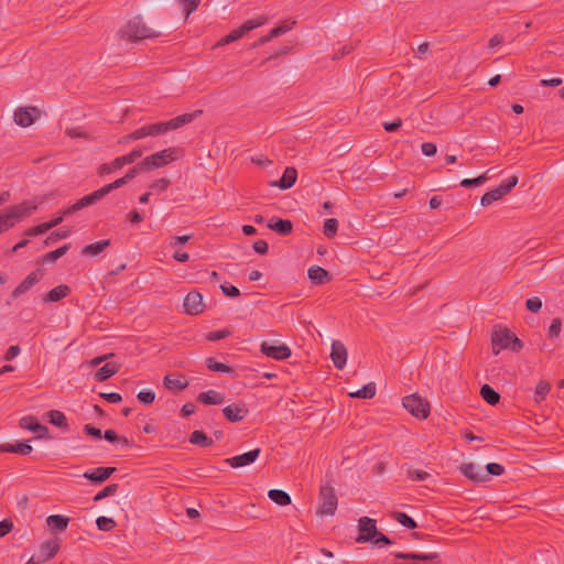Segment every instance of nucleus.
I'll return each mask as SVG.
<instances>
[{"instance_id": "nucleus-1", "label": "nucleus", "mask_w": 564, "mask_h": 564, "mask_svg": "<svg viewBox=\"0 0 564 564\" xmlns=\"http://www.w3.org/2000/svg\"><path fill=\"white\" fill-rule=\"evenodd\" d=\"M160 35V32L152 30L144 23L141 15L133 17L119 31L120 39L132 42L155 39Z\"/></svg>"}, {"instance_id": "nucleus-2", "label": "nucleus", "mask_w": 564, "mask_h": 564, "mask_svg": "<svg viewBox=\"0 0 564 564\" xmlns=\"http://www.w3.org/2000/svg\"><path fill=\"white\" fill-rule=\"evenodd\" d=\"M491 345L494 355H498L502 349H511L514 352L523 348V343L508 328L495 327L491 333Z\"/></svg>"}, {"instance_id": "nucleus-3", "label": "nucleus", "mask_w": 564, "mask_h": 564, "mask_svg": "<svg viewBox=\"0 0 564 564\" xmlns=\"http://www.w3.org/2000/svg\"><path fill=\"white\" fill-rule=\"evenodd\" d=\"M199 113H202V110H196L191 113L180 115L166 122H155V123L147 124L149 137H155V135L164 134L171 130H176V129L183 127L184 124L192 122Z\"/></svg>"}, {"instance_id": "nucleus-4", "label": "nucleus", "mask_w": 564, "mask_h": 564, "mask_svg": "<svg viewBox=\"0 0 564 564\" xmlns=\"http://www.w3.org/2000/svg\"><path fill=\"white\" fill-rule=\"evenodd\" d=\"M183 153L182 149L167 148L156 153L144 158V162L149 171L166 166L167 164L176 161Z\"/></svg>"}, {"instance_id": "nucleus-5", "label": "nucleus", "mask_w": 564, "mask_h": 564, "mask_svg": "<svg viewBox=\"0 0 564 564\" xmlns=\"http://www.w3.org/2000/svg\"><path fill=\"white\" fill-rule=\"evenodd\" d=\"M143 154L142 149H133L130 153L116 158L110 163H105L99 165L97 169V174L99 176H105L107 174H110L117 170L122 169L124 165L132 164L135 162L139 158H141Z\"/></svg>"}, {"instance_id": "nucleus-6", "label": "nucleus", "mask_w": 564, "mask_h": 564, "mask_svg": "<svg viewBox=\"0 0 564 564\" xmlns=\"http://www.w3.org/2000/svg\"><path fill=\"white\" fill-rule=\"evenodd\" d=\"M402 405L413 416L424 420L430 414V403L419 394H410L402 399Z\"/></svg>"}, {"instance_id": "nucleus-7", "label": "nucleus", "mask_w": 564, "mask_h": 564, "mask_svg": "<svg viewBox=\"0 0 564 564\" xmlns=\"http://www.w3.org/2000/svg\"><path fill=\"white\" fill-rule=\"evenodd\" d=\"M337 496L332 485L325 484L319 489L318 513L323 516H333L337 509Z\"/></svg>"}, {"instance_id": "nucleus-8", "label": "nucleus", "mask_w": 564, "mask_h": 564, "mask_svg": "<svg viewBox=\"0 0 564 564\" xmlns=\"http://www.w3.org/2000/svg\"><path fill=\"white\" fill-rule=\"evenodd\" d=\"M264 20L265 19L261 18V19L246 21L238 29L232 30L229 34H227L226 36L221 37L216 43L215 46L216 47L217 46H224V45L230 44V43H232L235 41H238L239 39H241L248 32L252 31L253 29H256L258 26H261L264 23Z\"/></svg>"}, {"instance_id": "nucleus-9", "label": "nucleus", "mask_w": 564, "mask_h": 564, "mask_svg": "<svg viewBox=\"0 0 564 564\" xmlns=\"http://www.w3.org/2000/svg\"><path fill=\"white\" fill-rule=\"evenodd\" d=\"M518 184V177L511 176L507 181L502 182L498 187L485 193L480 199V204L484 207L491 205L494 202L499 200L506 194H508Z\"/></svg>"}, {"instance_id": "nucleus-10", "label": "nucleus", "mask_w": 564, "mask_h": 564, "mask_svg": "<svg viewBox=\"0 0 564 564\" xmlns=\"http://www.w3.org/2000/svg\"><path fill=\"white\" fill-rule=\"evenodd\" d=\"M37 205L32 200H24L21 204L11 206L4 209L6 214L10 218L13 225L21 221L25 217L30 216L33 212H35Z\"/></svg>"}, {"instance_id": "nucleus-11", "label": "nucleus", "mask_w": 564, "mask_h": 564, "mask_svg": "<svg viewBox=\"0 0 564 564\" xmlns=\"http://www.w3.org/2000/svg\"><path fill=\"white\" fill-rule=\"evenodd\" d=\"M106 195H105L102 188H99L88 195H85L84 197H82L80 199L75 202L73 205H70L69 207L64 209L63 215H70V214H74V213L85 208V207L91 206V205L98 203L99 200H101Z\"/></svg>"}, {"instance_id": "nucleus-12", "label": "nucleus", "mask_w": 564, "mask_h": 564, "mask_svg": "<svg viewBox=\"0 0 564 564\" xmlns=\"http://www.w3.org/2000/svg\"><path fill=\"white\" fill-rule=\"evenodd\" d=\"M40 116V110L36 107H19L14 110V122L23 128L32 126Z\"/></svg>"}, {"instance_id": "nucleus-13", "label": "nucleus", "mask_w": 564, "mask_h": 564, "mask_svg": "<svg viewBox=\"0 0 564 564\" xmlns=\"http://www.w3.org/2000/svg\"><path fill=\"white\" fill-rule=\"evenodd\" d=\"M359 532L360 534L356 539L357 543H365L369 541H373V539L379 534L377 530L376 520L370 519L368 517H362L359 519Z\"/></svg>"}, {"instance_id": "nucleus-14", "label": "nucleus", "mask_w": 564, "mask_h": 564, "mask_svg": "<svg viewBox=\"0 0 564 564\" xmlns=\"http://www.w3.org/2000/svg\"><path fill=\"white\" fill-rule=\"evenodd\" d=\"M184 312L188 315H198L204 312L205 304L199 292L192 291L184 299Z\"/></svg>"}, {"instance_id": "nucleus-15", "label": "nucleus", "mask_w": 564, "mask_h": 564, "mask_svg": "<svg viewBox=\"0 0 564 564\" xmlns=\"http://www.w3.org/2000/svg\"><path fill=\"white\" fill-rule=\"evenodd\" d=\"M260 351L269 358L275 360H285L291 356V349L286 345L274 346L268 341L260 345Z\"/></svg>"}, {"instance_id": "nucleus-16", "label": "nucleus", "mask_w": 564, "mask_h": 564, "mask_svg": "<svg viewBox=\"0 0 564 564\" xmlns=\"http://www.w3.org/2000/svg\"><path fill=\"white\" fill-rule=\"evenodd\" d=\"M249 413L247 405L242 402L231 403L223 409L224 416L231 423L242 421Z\"/></svg>"}, {"instance_id": "nucleus-17", "label": "nucleus", "mask_w": 564, "mask_h": 564, "mask_svg": "<svg viewBox=\"0 0 564 564\" xmlns=\"http://www.w3.org/2000/svg\"><path fill=\"white\" fill-rule=\"evenodd\" d=\"M61 549V540L58 538L50 539L43 542L39 551V564L53 558Z\"/></svg>"}, {"instance_id": "nucleus-18", "label": "nucleus", "mask_w": 564, "mask_h": 564, "mask_svg": "<svg viewBox=\"0 0 564 564\" xmlns=\"http://www.w3.org/2000/svg\"><path fill=\"white\" fill-rule=\"evenodd\" d=\"M261 453L260 448L252 449L250 452L237 455L230 458H226L224 462L232 468H240L248 466L256 462Z\"/></svg>"}, {"instance_id": "nucleus-19", "label": "nucleus", "mask_w": 564, "mask_h": 564, "mask_svg": "<svg viewBox=\"0 0 564 564\" xmlns=\"http://www.w3.org/2000/svg\"><path fill=\"white\" fill-rule=\"evenodd\" d=\"M462 474L474 482H485L489 476L485 474L479 466L474 463H466L459 467Z\"/></svg>"}, {"instance_id": "nucleus-20", "label": "nucleus", "mask_w": 564, "mask_h": 564, "mask_svg": "<svg viewBox=\"0 0 564 564\" xmlns=\"http://www.w3.org/2000/svg\"><path fill=\"white\" fill-rule=\"evenodd\" d=\"M330 358L337 369H343L347 361V349L343 343L335 340L332 345Z\"/></svg>"}, {"instance_id": "nucleus-21", "label": "nucleus", "mask_w": 564, "mask_h": 564, "mask_svg": "<svg viewBox=\"0 0 564 564\" xmlns=\"http://www.w3.org/2000/svg\"><path fill=\"white\" fill-rule=\"evenodd\" d=\"M116 471L115 467H97L84 473V477L95 484H101Z\"/></svg>"}, {"instance_id": "nucleus-22", "label": "nucleus", "mask_w": 564, "mask_h": 564, "mask_svg": "<svg viewBox=\"0 0 564 564\" xmlns=\"http://www.w3.org/2000/svg\"><path fill=\"white\" fill-rule=\"evenodd\" d=\"M297 180V171L294 167H286L279 181L273 182L272 186H278L281 189L291 188Z\"/></svg>"}, {"instance_id": "nucleus-23", "label": "nucleus", "mask_w": 564, "mask_h": 564, "mask_svg": "<svg viewBox=\"0 0 564 564\" xmlns=\"http://www.w3.org/2000/svg\"><path fill=\"white\" fill-rule=\"evenodd\" d=\"M268 227L279 235L288 236L293 230V224L289 219L271 218L268 223Z\"/></svg>"}, {"instance_id": "nucleus-24", "label": "nucleus", "mask_w": 564, "mask_h": 564, "mask_svg": "<svg viewBox=\"0 0 564 564\" xmlns=\"http://www.w3.org/2000/svg\"><path fill=\"white\" fill-rule=\"evenodd\" d=\"M40 281V275L36 272H31L13 291L12 296L14 299L21 296L26 293L32 286H34Z\"/></svg>"}, {"instance_id": "nucleus-25", "label": "nucleus", "mask_w": 564, "mask_h": 564, "mask_svg": "<svg viewBox=\"0 0 564 564\" xmlns=\"http://www.w3.org/2000/svg\"><path fill=\"white\" fill-rule=\"evenodd\" d=\"M69 294L70 288L66 284H61L48 291L46 294H44L42 300L44 303L58 302L62 299L68 296Z\"/></svg>"}, {"instance_id": "nucleus-26", "label": "nucleus", "mask_w": 564, "mask_h": 564, "mask_svg": "<svg viewBox=\"0 0 564 564\" xmlns=\"http://www.w3.org/2000/svg\"><path fill=\"white\" fill-rule=\"evenodd\" d=\"M310 280L317 285L324 284L330 280V275L327 270L322 267L313 265L307 271Z\"/></svg>"}, {"instance_id": "nucleus-27", "label": "nucleus", "mask_w": 564, "mask_h": 564, "mask_svg": "<svg viewBox=\"0 0 564 564\" xmlns=\"http://www.w3.org/2000/svg\"><path fill=\"white\" fill-rule=\"evenodd\" d=\"M197 401L203 404H223L225 401V397L223 393L215 391V390H208L200 392L197 397Z\"/></svg>"}, {"instance_id": "nucleus-28", "label": "nucleus", "mask_w": 564, "mask_h": 564, "mask_svg": "<svg viewBox=\"0 0 564 564\" xmlns=\"http://www.w3.org/2000/svg\"><path fill=\"white\" fill-rule=\"evenodd\" d=\"M47 527L51 531H65L69 523V518L62 514H52L46 519Z\"/></svg>"}, {"instance_id": "nucleus-29", "label": "nucleus", "mask_w": 564, "mask_h": 564, "mask_svg": "<svg viewBox=\"0 0 564 564\" xmlns=\"http://www.w3.org/2000/svg\"><path fill=\"white\" fill-rule=\"evenodd\" d=\"M32 452V446L28 443L17 444H0V453H15L20 455H29Z\"/></svg>"}, {"instance_id": "nucleus-30", "label": "nucleus", "mask_w": 564, "mask_h": 564, "mask_svg": "<svg viewBox=\"0 0 564 564\" xmlns=\"http://www.w3.org/2000/svg\"><path fill=\"white\" fill-rule=\"evenodd\" d=\"M47 417L51 424L62 429L63 431L69 430L67 419L63 412L58 410H51L47 412Z\"/></svg>"}, {"instance_id": "nucleus-31", "label": "nucleus", "mask_w": 564, "mask_h": 564, "mask_svg": "<svg viewBox=\"0 0 564 564\" xmlns=\"http://www.w3.org/2000/svg\"><path fill=\"white\" fill-rule=\"evenodd\" d=\"M20 426L34 433H39L40 435L47 433V427L37 423L31 415L22 417L20 421Z\"/></svg>"}, {"instance_id": "nucleus-32", "label": "nucleus", "mask_w": 564, "mask_h": 564, "mask_svg": "<svg viewBox=\"0 0 564 564\" xmlns=\"http://www.w3.org/2000/svg\"><path fill=\"white\" fill-rule=\"evenodd\" d=\"M110 246V240H99L94 243L87 245L83 248L82 254L83 256H97L101 253L107 247Z\"/></svg>"}, {"instance_id": "nucleus-33", "label": "nucleus", "mask_w": 564, "mask_h": 564, "mask_svg": "<svg viewBox=\"0 0 564 564\" xmlns=\"http://www.w3.org/2000/svg\"><path fill=\"white\" fill-rule=\"evenodd\" d=\"M119 371V366L113 362H107L96 373L95 379L97 381H105L116 375Z\"/></svg>"}, {"instance_id": "nucleus-34", "label": "nucleus", "mask_w": 564, "mask_h": 564, "mask_svg": "<svg viewBox=\"0 0 564 564\" xmlns=\"http://www.w3.org/2000/svg\"><path fill=\"white\" fill-rule=\"evenodd\" d=\"M163 384L169 390L182 391L188 386V381L181 376L180 378H171L170 376H165L163 379Z\"/></svg>"}, {"instance_id": "nucleus-35", "label": "nucleus", "mask_w": 564, "mask_h": 564, "mask_svg": "<svg viewBox=\"0 0 564 564\" xmlns=\"http://www.w3.org/2000/svg\"><path fill=\"white\" fill-rule=\"evenodd\" d=\"M268 497L279 506H288L291 503L290 495L281 489L269 490Z\"/></svg>"}, {"instance_id": "nucleus-36", "label": "nucleus", "mask_w": 564, "mask_h": 564, "mask_svg": "<svg viewBox=\"0 0 564 564\" xmlns=\"http://www.w3.org/2000/svg\"><path fill=\"white\" fill-rule=\"evenodd\" d=\"M189 442L200 447H209L213 445V440L208 437L203 431H194L189 436Z\"/></svg>"}, {"instance_id": "nucleus-37", "label": "nucleus", "mask_w": 564, "mask_h": 564, "mask_svg": "<svg viewBox=\"0 0 564 564\" xmlns=\"http://www.w3.org/2000/svg\"><path fill=\"white\" fill-rule=\"evenodd\" d=\"M481 398L490 405H495L499 402L500 395L489 384H484L480 388Z\"/></svg>"}, {"instance_id": "nucleus-38", "label": "nucleus", "mask_w": 564, "mask_h": 564, "mask_svg": "<svg viewBox=\"0 0 564 564\" xmlns=\"http://www.w3.org/2000/svg\"><path fill=\"white\" fill-rule=\"evenodd\" d=\"M69 249V243H66L59 248H57L56 250H53V251H50L47 253H45L42 258V262L43 263H46V262H55L57 259H59L61 257H63L64 254H66V252L68 251Z\"/></svg>"}, {"instance_id": "nucleus-39", "label": "nucleus", "mask_w": 564, "mask_h": 564, "mask_svg": "<svg viewBox=\"0 0 564 564\" xmlns=\"http://www.w3.org/2000/svg\"><path fill=\"white\" fill-rule=\"evenodd\" d=\"M550 390H551L550 383L547 381L541 380L536 384V387H535V391H534V400H535V402L540 403L543 400H545V398L549 394Z\"/></svg>"}, {"instance_id": "nucleus-40", "label": "nucleus", "mask_w": 564, "mask_h": 564, "mask_svg": "<svg viewBox=\"0 0 564 564\" xmlns=\"http://www.w3.org/2000/svg\"><path fill=\"white\" fill-rule=\"evenodd\" d=\"M376 394V386L373 383H368L364 386L358 391L350 393V397L358 399H371Z\"/></svg>"}, {"instance_id": "nucleus-41", "label": "nucleus", "mask_w": 564, "mask_h": 564, "mask_svg": "<svg viewBox=\"0 0 564 564\" xmlns=\"http://www.w3.org/2000/svg\"><path fill=\"white\" fill-rule=\"evenodd\" d=\"M206 366L209 370L215 371V372H231L232 371V369L229 366L217 361L213 357H209L206 359Z\"/></svg>"}, {"instance_id": "nucleus-42", "label": "nucleus", "mask_w": 564, "mask_h": 564, "mask_svg": "<svg viewBox=\"0 0 564 564\" xmlns=\"http://www.w3.org/2000/svg\"><path fill=\"white\" fill-rule=\"evenodd\" d=\"M337 230H338V220L337 219L328 218L325 220L324 226H323V234L327 238L334 237L336 235Z\"/></svg>"}, {"instance_id": "nucleus-43", "label": "nucleus", "mask_w": 564, "mask_h": 564, "mask_svg": "<svg viewBox=\"0 0 564 564\" xmlns=\"http://www.w3.org/2000/svg\"><path fill=\"white\" fill-rule=\"evenodd\" d=\"M393 518L400 524H402L403 527H405L408 529H415L417 527L416 522L404 512H394Z\"/></svg>"}, {"instance_id": "nucleus-44", "label": "nucleus", "mask_w": 564, "mask_h": 564, "mask_svg": "<svg viewBox=\"0 0 564 564\" xmlns=\"http://www.w3.org/2000/svg\"><path fill=\"white\" fill-rule=\"evenodd\" d=\"M105 440L110 443L119 442L124 446H131L132 443L124 436H119L113 430H107L104 434Z\"/></svg>"}, {"instance_id": "nucleus-45", "label": "nucleus", "mask_w": 564, "mask_h": 564, "mask_svg": "<svg viewBox=\"0 0 564 564\" xmlns=\"http://www.w3.org/2000/svg\"><path fill=\"white\" fill-rule=\"evenodd\" d=\"M98 530L109 532L116 527V521L112 518L99 517L96 520Z\"/></svg>"}, {"instance_id": "nucleus-46", "label": "nucleus", "mask_w": 564, "mask_h": 564, "mask_svg": "<svg viewBox=\"0 0 564 564\" xmlns=\"http://www.w3.org/2000/svg\"><path fill=\"white\" fill-rule=\"evenodd\" d=\"M187 19L200 4V0H178Z\"/></svg>"}, {"instance_id": "nucleus-47", "label": "nucleus", "mask_w": 564, "mask_h": 564, "mask_svg": "<svg viewBox=\"0 0 564 564\" xmlns=\"http://www.w3.org/2000/svg\"><path fill=\"white\" fill-rule=\"evenodd\" d=\"M119 486L117 484H110L106 486L102 490H100L95 497V501H100L106 497L113 496L118 491Z\"/></svg>"}, {"instance_id": "nucleus-48", "label": "nucleus", "mask_w": 564, "mask_h": 564, "mask_svg": "<svg viewBox=\"0 0 564 564\" xmlns=\"http://www.w3.org/2000/svg\"><path fill=\"white\" fill-rule=\"evenodd\" d=\"M149 171L145 162H144V159L139 162L135 166H133L132 169H130L127 173H126V180L131 181L133 180L140 172H147Z\"/></svg>"}, {"instance_id": "nucleus-49", "label": "nucleus", "mask_w": 564, "mask_h": 564, "mask_svg": "<svg viewBox=\"0 0 564 564\" xmlns=\"http://www.w3.org/2000/svg\"><path fill=\"white\" fill-rule=\"evenodd\" d=\"M487 180H488L487 173H484L480 176L475 177V178H465L459 183V185L463 187L479 186L482 183H485Z\"/></svg>"}, {"instance_id": "nucleus-50", "label": "nucleus", "mask_w": 564, "mask_h": 564, "mask_svg": "<svg viewBox=\"0 0 564 564\" xmlns=\"http://www.w3.org/2000/svg\"><path fill=\"white\" fill-rule=\"evenodd\" d=\"M127 183H128V180H126V176H122V177L116 180L115 182L102 186L101 188H102L105 195L107 196L110 192L122 187Z\"/></svg>"}, {"instance_id": "nucleus-51", "label": "nucleus", "mask_w": 564, "mask_h": 564, "mask_svg": "<svg viewBox=\"0 0 564 564\" xmlns=\"http://www.w3.org/2000/svg\"><path fill=\"white\" fill-rule=\"evenodd\" d=\"M69 235L68 229H59L50 234V236L45 239L44 243L48 246L50 243L56 241L57 239L66 238Z\"/></svg>"}, {"instance_id": "nucleus-52", "label": "nucleus", "mask_w": 564, "mask_h": 564, "mask_svg": "<svg viewBox=\"0 0 564 564\" xmlns=\"http://www.w3.org/2000/svg\"><path fill=\"white\" fill-rule=\"evenodd\" d=\"M170 185H171L170 180L162 177V178H158L154 182H152L150 184V188L153 191L164 192L169 188Z\"/></svg>"}, {"instance_id": "nucleus-53", "label": "nucleus", "mask_w": 564, "mask_h": 564, "mask_svg": "<svg viewBox=\"0 0 564 564\" xmlns=\"http://www.w3.org/2000/svg\"><path fill=\"white\" fill-rule=\"evenodd\" d=\"M562 329V322L561 318L556 317L553 318L551 322V325L549 327V337H558Z\"/></svg>"}, {"instance_id": "nucleus-54", "label": "nucleus", "mask_w": 564, "mask_h": 564, "mask_svg": "<svg viewBox=\"0 0 564 564\" xmlns=\"http://www.w3.org/2000/svg\"><path fill=\"white\" fill-rule=\"evenodd\" d=\"M408 477L412 480L424 481L430 477V474L420 469H409Z\"/></svg>"}, {"instance_id": "nucleus-55", "label": "nucleus", "mask_w": 564, "mask_h": 564, "mask_svg": "<svg viewBox=\"0 0 564 564\" xmlns=\"http://www.w3.org/2000/svg\"><path fill=\"white\" fill-rule=\"evenodd\" d=\"M487 475L500 476L505 473V467L498 463H489L486 465Z\"/></svg>"}, {"instance_id": "nucleus-56", "label": "nucleus", "mask_w": 564, "mask_h": 564, "mask_svg": "<svg viewBox=\"0 0 564 564\" xmlns=\"http://www.w3.org/2000/svg\"><path fill=\"white\" fill-rule=\"evenodd\" d=\"M525 306L530 312L536 313L542 307V301L538 296H533L527 300Z\"/></svg>"}, {"instance_id": "nucleus-57", "label": "nucleus", "mask_w": 564, "mask_h": 564, "mask_svg": "<svg viewBox=\"0 0 564 564\" xmlns=\"http://www.w3.org/2000/svg\"><path fill=\"white\" fill-rule=\"evenodd\" d=\"M230 334H231L230 330L227 329V328L220 329V330H216V332H210L207 335V339L210 340V341H216V340H220V339L227 338Z\"/></svg>"}, {"instance_id": "nucleus-58", "label": "nucleus", "mask_w": 564, "mask_h": 564, "mask_svg": "<svg viewBox=\"0 0 564 564\" xmlns=\"http://www.w3.org/2000/svg\"><path fill=\"white\" fill-rule=\"evenodd\" d=\"M47 231H48L47 225H46V223H43V224H40L37 226L29 228L26 230L25 235L30 236V237H33V236L43 235V234H45Z\"/></svg>"}, {"instance_id": "nucleus-59", "label": "nucleus", "mask_w": 564, "mask_h": 564, "mask_svg": "<svg viewBox=\"0 0 564 564\" xmlns=\"http://www.w3.org/2000/svg\"><path fill=\"white\" fill-rule=\"evenodd\" d=\"M138 400L142 403L150 404L155 399V393L151 390L140 391L137 395Z\"/></svg>"}, {"instance_id": "nucleus-60", "label": "nucleus", "mask_w": 564, "mask_h": 564, "mask_svg": "<svg viewBox=\"0 0 564 564\" xmlns=\"http://www.w3.org/2000/svg\"><path fill=\"white\" fill-rule=\"evenodd\" d=\"M220 289H221V292L226 296L237 297V296L240 295L239 289L236 288L235 285H230V284L224 283V284L220 285Z\"/></svg>"}, {"instance_id": "nucleus-61", "label": "nucleus", "mask_w": 564, "mask_h": 564, "mask_svg": "<svg viewBox=\"0 0 564 564\" xmlns=\"http://www.w3.org/2000/svg\"><path fill=\"white\" fill-rule=\"evenodd\" d=\"M14 225L12 224L6 212L3 210L2 213H0V234L8 231Z\"/></svg>"}, {"instance_id": "nucleus-62", "label": "nucleus", "mask_w": 564, "mask_h": 564, "mask_svg": "<svg viewBox=\"0 0 564 564\" xmlns=\"http://www.w3.org/2000/svg\"><path fill=\"white\" fill-rule=\"evenodd\" d=\"M65 134L68 135L69 138H84V139H88V134L83 131L80 128H67L65 130Z\"/></svg>"}, {"instance_id": "nucleus-63", "label": "nucleus", "mask_w": 564, "mask_h": 564, "mask_svg": "<svg viewBox=\"0 0 564 564\" xmlns=\"http://www.w3.org/2000/svg\"><path fill=\"white\" fill-rule=\"evenodd\" d=\"M13 529V522L10 519L0 521V539L10 533Z\"/></svg>"}, {"instance_id": "nucleus-64", "label": "nucleus", "mask_w": 564, "mask_h": 564, "mask_svg": "<svg viewBox=\"0 0 564 564\" xmlns=\"http://www.w3.org/2000/svg\"><path fill=\"white\" fill-rule=\"evenodd\" d=\"M421 151L426 156H432L436 154L437 148L435 143L432 142H424L421 145Z\"/></svg>"}]
</instances>
